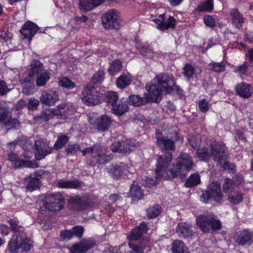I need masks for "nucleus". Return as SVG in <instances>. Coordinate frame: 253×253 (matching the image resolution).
Masks as SVG:
<instances>
[{"mask_svg":"<svg viewBox=\"0 0 253 253\" xmlns=\"http://www.w3.org/2000/svg\"><path fill=\"white\" fill-rule=\"evenodd\" d=\"M172 160V155L169 153L160 155L157 161L156 177H145L142 179V184L146 187H151L156 184L157 179H168L179 176L181 178L185 177L183 172L190 170L193 163L192 157L186 153H181L178 162L172 168L169 169Z\"/></svg>","mask_w":253,"mask_h":253,"instance_id":"f257e3e1","label":"nucleus"},{"mask_svg":"<svg viewBox=\"0 0 253 253\" xmlns=\"http://www.w3.org/2000/svg\"><path fill=\"white\" fill-rule=\"evenodd\" d=\"M153 84H147L146 85V89L148 93H145L143 97L137 95H130L128 98V103L138 106L150 101L158 102L161 100L163 93L170 92L175 85L173 77L167 74L157 76L153 80Z\"/></svg>","mask_w":253,"mask_h":253,"instance_id":"f03ea898","label":"nucleus"},{"mask_svg":"<svg viewBox=\"0 0 253 253\" xmlns=\"http://www.w3.org/2000/svg\"><path fill=\"white\" fill-rule=\"evenodd\" d=\"M11 230L14 232H22L13 236L8 244V250L11 253L17 252L19 248L23 251H28L30 249L31 240L26 234L22 232L23 228L18 225L17 219H10L8 221Z\"/></svg>","mask_w":253,"mask_h":253,"instance_id":"7ed1b4c3","label":"nucleus"},{"mask_svg":"<svg viewBox=\"0 0 253 253\" xmlns=\"http://www.w3.org/2000/svg\"><path fill=\"white\" fill-rule=\"evenodd\" d=\"M44 71L43 68V64L39 61L34 60L32 61L30 68L27 69L26 71L24 78L20 81L23 87L22 90L23 93H30L34 86L35 75H38Z\"/></svg>","mask_w":253,"mask_h":253,"instance_id":"20e7f679","label":"nucleus"},{"mask_svg":"<svg viewBox=\"0 0 253 253\" xmlns=\"http://www.w3.org/2000/svg\"><path fill=\"white\" fill-rule=\"evenodd\" d=\"M211 147V155L213 156L214 161L218 162L225 170L234 171L235 170V166L226 161L228 153L225 145L217 142H212Z\"/></svg>","mask_w":253,"mask_h":253,"instance_id":"39448f33","label":"nucleus"},{"mask_svg":"<svg viewBox=\"0 0 253 253\" xmlns=\"http://www.w3.org/2000/svg\"><path fill=\"white\" fill-rule=\"evenodd\" d=\"M196 222L197 226L204 232L217 230L221 227L220 221L213 214L201 215L197 217Z\"/></svg>","mask_w":253,"mask_h":253,"instance_id":"423d86ee","label":"nucleus"},{"mask_svg":"<svg viewBox=\"0 0 253 253\" xmlns=\"http://www.w3.org/2000/svg\"><path fill=\"white\" fill-rule=\"evenodd\" d=\"M223 197L220 183L213 182L209 185L207 191L202 194L201 199L204 203H207L209 200L220 202L222 200Z\"/></svg>","mask_w":253,"mask_h":253,"instance_id":"0eeeda50","label":"nucleus"},{"mask_svg":"<svg viewBox=\"0 0 253 253\" xmlns=\"http://www.w3.org/2000/svg\"><path fill=\"white\" fill-rule=\"evenodd\" d=\"M101 19L102 25L105 29H118L120 27L119 13L114 9L105 13Z\"/></svg>","mask_w":253,"mask_h":253,"instance_id":"6e6552de","label":"nucleus"},{"mask_svg":"<svg viewBox=\"0 0 253 253\" xmlns=\"http://www.w3.org/2000/svg\"><path fill=\"white\" fill-rule=\"evenodd\" d=\"M101 94L98 93L94 86L87 85L83 90L82 99L88 106H93L101 101Z\"/></svg>","mask_w":253,"mask_h":253,"instance_id":"1a4fd4ad","label":"nucleus"},{"mask_svg":"<svg viewBox=\"0 0 253 253\" xmlns=\"http://www.w3.org/2000/svg\"><path fill=\"white\" fill-rule=\"evenodd\" d=\"M83 156L87 154H91L92 156L95 158L97 162L100 164H104L111 159V157L106 154L105 148L102 147L100 144L94 145L82 151Z\"/></svg>","mask_w":253,"mask_h":253,"instance_id":"9d476101","label":"nucleus"},{"mask_svg":"<svg viewBox=\"0 0 253 253\" xmlns=\"http://www.w3.org/2000/svg\"><path fill=\"white\" fill-rule=\"evenodd\" d=\"M32 153L28 152L18 157L14 153H10L8 155V159L14 163L16 168L26 167L30 168H37L38 164L35 162L31 161L29 159L32 156Z\"/></svg>","mask_w":253,"mask_h":253,"instance_id":"9b49d317","label":"nucleus"},{"mask_svg":"<svg viewBox=\"0 0 253 253\" xmlns=\"http://www.w3.org/2000/svg\"><path fill=\"white\" fill-rule=\"evenodd\" d=\"M63 204V196L60 193H54L46 197L44 207L49 211H57L62 209Z\"/></svg>","mask_w":253,"mask_h":253,"instance_id":"f8f14e48","label":"nucleus"},{"mask_svg":"<svg viewBox=\"0 0 253 253\" xmlns=\"http://www.w3.org/2000/svg\"><path fill=\"white\" fill-rule=\"evenodd\" d=\"M134 171L135 169L132 166L124 164L111 166L109 168V172L114 178L116 179L127 176L128 173H132Z\"/></svg>","mask_w":253,"mask_h":253,"instance_id":"ddd939ff","label":"nucleus"},{"mask_svg":"<svg viewBox=\"0 0 253 253\" xmlns=\"http://www.w3.org/2000/svg\"><path fill=\"white\" fill-rule=\"evenodd\" d=\"M88 120L90 123H94L98 130L103 131L108 130L112 122L111 118L106 115H101L95 119L93 114H90L88 116Z\"/></svg>","mask_w":253,"mask_h":253,"instance_id":"4468645a","label":"nucleus"},{"mask_svg":"<svg viewBox=\"0 0 253 253\" xmlns=\"http://www.w3.org/2000/svg\"><path fill=\"white\" fill-rule=\"evenodd\" d=\"M35 158L37 160L43 159L52 151V148L49 145L47 141L42 139L37 140L35 143Z\"/></svg>","mask_w":253,"mask_h":253,"instance_id":"2eb2a0df","label":"nucleus"},{"mask_svg":"<svg viewBox=\"0 0 253 253\" xmlns=\"http://www.w3.org/2000/svg\"><path fill=\"white\" fill-rule=\"evenodd\" d=\"M94 244L93 240L84 239L79 243L72 245L70 248V253H85Z\"/></svg>","mask_w":253,"mask_h":253,"instance_id":"dca6fc26","label":"nucleus"},{"mask_svg":"<svg viewBox=\"0 0 253 253\" xmlns=\"http://www.w3.org/2000/svg\"><path fill=\"white\" fill-rule=\"evenodd\" d=\"M135 147V145L134 143L129 141L126 142L116 141L112 144L111 149L114 152L127 153L133 151Z\"/></svg>","mask_w":253,"mask_h":253,"instance_id":"f3484780","label":"nucleus"},{"mask_svg":"<svg viewBox=\"0 0 253 253\" xmlns=\"http://www.w3.org/2000/svg\"><path fill=\"white\" fill-rule=\"evenodd\" d=\"M176 232L181 238H191L196 232L191 229V225L187 222L179 223L176 227Z\"/></svg>","mask_w":253,"mask_h":253,"instance_id":"a211bd4d","label":"nucleus"},{"mask_svg":"<svg viewBox=\"0 0 253 253\" xmlns=\"http://www.w3.org/2000/svg\"><path fill=\"white\" fill-rule=\"evenodd\" d=\"M58 100V94L53 90L43 91L40 97L42 103L48 106L53 105Z\"/></svg>","mask_w":253,"mask_h":253,"instance_id":"6ab92c4d","label":"nucleus"},{"mask_svg":"<svg viewBox=\"0 0 253 253\" xmlns=\"http://www.w3.org/2000/svg\"><path fill=\"white\" fill-rule=\"evenodd\" d=\"M235 90L237 94L244 99L248 98L253 94V87L246 83H241L237 85Z\"/></svg>","mask_w":253,"mask_h":253,"instance_id":"aec40b11","label":"nucleus"},{"mask_svg":"<svg viewBox=\"0 0 253 253\" xmlns=\"http://www.w3.org/2000/svg\"><path fill=\"white\" fill-rule=\"evenodd\" d=\"M105 0H79V8L84 12H88L100 5Z\"/></svg>","mask_w":253,"mask_h":253,"instance_id":"412c9836","label":"nucleus"},{"mask_svg":"<svg viewBox=\"0 0 253 253\" xmlns=\"http://www.w3.org/2000/svg\"><path fill=\"white\" fill-rule=\"evenodd\" d=\"M39 27L34 23L28 21L22 27L20 30L21 34L25 38H28L30 40L36 34Z\"/></svg>","mask_w":253,"mask_h":253,"instance_id":"4be33fe9","label":"nucleus"},{"mask_svg":"<svg viewBox=\"0 0 253 253\" xmlns=\"http://www.w3.org/2000/svg\"><path fill=\"white\" fill-rule=\"evenodd\" d=\"M252 237V233L245 230L237 232L234 236V239L235 242L238 244L244 245L250 241Z\"/></svg>","mask_w":253,"mask_h":253,"instance_id":"5701e85b","label":"nucleus"},{"mask_svg":"<svg viewBox=\"0 0 253 253\" xmlns=\"http://www.w3.org/2000/svg\"><path fill=\"white\" fill-rule=\"evenodd\" d=\"M242 180V177H239L238 180L226 178L222 185L224 192L229 194L230 192L236 191Z\"/></svg>","mask_w":253,"mask_h":253,"instance_id":"b1692460","label":"nucleus"},{"mask_svg":"<svg viewBox=\"0 0 253 253\" xmlns=\"http://www.w3.org/2000/svg\"><path fill=\"white\" fill-rule=\"evenodd\" d=\"M69 207L72 210L78 211L87 209L88 205L84 200L76 197L70 200Z\"/></svg>","mask_w":253,"mask_h":253,"instance_id":"393cba45","label":"nucleus"},{"mask_svg":"<svg viewBox=\"0 0 253 253\" xmlns=\"http://www.w3.org/2000/svg\"><path fill=\"white\" fill-rule=\"evenodd\" d=\"M26 188L30 191H33L39 188L40 178L36 173L31 174L25 179Z\"/></svg>","mask_w":253,"mask_h":253,"instance_id":"a878e982","label":"nucleus"},{"mask_svg":"<svg viewBox=\"0 0 253 253\" xmlns=\"http://www.w3.org/2000/svg\"><path fill=\"white\" fill-rule=\"evenodd\" d=\"M230 15L232 25L236 28H240L245 22L243 15L236 9L230 11Z\"/></svg>","mask_w":253,"mask_h":253,"instance_id":"bb28decb","label":"nucleus"},{"mask_svg":"<svg viewBox=\"0 0 253 253\" xmlns=\"http://www.w3.org/2000/svg\"><path fill=\"white\" fill-rule=\"evenodd\" d=\"M135 46L139 53L142 55L154 60L158 58V53H155L150 48L145 46L144 45L137 43Z\"/></svg>","mask_w":253,"mask_h":253,"instance_id":"cd10ccee","label":"nucleus"},{"mask_svg":"<svg viewBox=\"0 0 253 253\" xmlns=\"http://www.w3.org/2000/svg\"><path fill=\"white\" fill-rule=\"evenodd\" d=\"M157 145L161 149L172 150L174 149V141L167 137H160L157 138Z\"/></svg>","mask_w":253,"mask_h":253,"instance_id":"c85d7f7f","label":"nucleus"},{"mask_svg":"<svg viewBox=\"0 0 253 253\" xmlns=\"http://www.w3.org/2000/svg\"><path fill=\"white\" fill-rule=\"evenodd\" d=\"M147 230V224L146 223L143 222L131 231L129 236V239L130 240H137L140 237L142 234L146 233Z\"/></svg>","mask_w":253,"mask_h":253,"instance_id":"c756f323","label":"nucleus"},{"mask_svg":"<svg viewBox=\"0 0 253 253\" xmlns=\"http://www.w3.org/2000/svg\"><path fill=\"white\" fill-rule=\"evenodd\" d=\"M172 253H190L184 243L181 240H175L171 248Z\"/></svg>","mask_w":253,"mask_h":253,"instance_id":"7c9ffc66","label":"nucleus"},{"mask_svg":"<svg viewBox=\"0 0 253 253\" xmlns=\"http://www.w3.org/2000/svg\"><path fill=\"white\" fill-rule=\"evenodd\" d=\"M129 194L133 201L140 200L143 196L141 188L136 184H133L131 186Z\"/></svg>","mask_w":253,"mask_h":253,"instance_id":"2f4dec72","label":"nucleus"},{"mask_svg":"<svg viewBox=\"0 0 253 253\" xmlns=\"http://www.w3.org/2000/svg\"><path fill=\"white\" fill-rule=\"evenodd\" d=\"M227 199L233 205L238 204L243 199V194L237 189L236 191H234L228 194Z\"/></svg>","mask_w":253,"mask_h":253,"instance_id":"473e14b6","label":"nucleus"},{"mask_svg":"<svg viewBox=\"0 0 253 253\" xmlns=\"http://www.w3.org/2000/svg\"><path fill=\"white\" fill-rule=\"evenodd\" d=\"M131 82V76L127 73L122 75L117 80V86L120 88H124L129 85Z\"/></svg>","mask_w":253,"mask_h":253,"instance_id":"72a5a7b5","label":"nucleus"},{"mask_svg":"<svg viewBox=\"0 0 253 253\" xmlns=\"http://www.w3.org/2000/svg\"><path fill=\"white\" fill-rule=\"evenodd\" d=\"M61 113L57 110L47 109L42 112L40 118L44 121H47L55 116H58Z\"/></svg>","mask_w":253,"mask_h":253,"instance_id":"f704fd0d","label":"nucleus"},{"mask_svg":"<svg viewBox=\"0 0 253 253\" xmlns=\"http://www.w3.org/2000/svg\"><path fill=\"white\" fill-rule=\"evenodd\" d=\"M81 185L78 181H65L60 180L58 182V186L61 188H77Z\"/></svg>","mask_w":253,"mask_h":253,"instance_id":"c9c22d12","label":"nucleus"},{"mask_svg":"<svg viewBox=\"0 0 253 253\" xmlns=\"http://www.w3.org/2000/svg\"><path fill=\"white\" fill-rule=\"evenodd\" d=\"M213 7L212 0H206L198 6L196 11L199 12L204 11L211 12L213 10Z\"/></svg>","mask_w":253,"mask_h":253,"instance_id":"e433bc0d","label":"nucleus"},{"mask_svg":"<svg viewBox=\"0 0 253 253\" xmlns=\"http://www.w3.org/2000/svg\"><path fill=\"white\" fill-rule=\"evenodd\" d=\"M49 79V73L44 71L38 74L36 79V85L38 86H43Z\"/></svg>","mask_w":253,"mask_h":253,"instance_id":"4c0bfd02","label":"nucleus"},{"mask_svg":"<svg viewBox=\"0 0 253 253\" xmlns=\"http://www.w3.org/2000/svg\"><path fill=\"white\" fill-rule=\"evenodd\" d=\"M200 176L198 173L192 174L186 180L184 186L186 187H191L198 185L200 183Z\"/></svg>","mask_w":253,"mask_h":253,"instance_id":"58836bf2","label":"nucleus"},{"mask_svg":"<svg viewBox=\"0 0 253 253\" xmlns=\"http://www.w3.org/2000/svg\"><path fill=\"white\" fill-rule=\"evenodd\" d=\"M111 110L114 114L117 115H121L127 111L128 107L125 103L118 104L117 103L116 104L112 107Z\"/></svg>","mask_w":253,"mask_h":253,"instance_id":"ea45409f","label":"nucleus"},{"mask_svg":"<svg viewBox=\"0 0 253 253\" xmlns=\"http://www.w3.org/2000/svg\"><path fill=\"white\" fill-rule=\"evenodd\" d=\"M121 68L122 63L121 61L119 60H116L110 64V66L108 71L111 75H114L119 72L121 71Z\"/></svg>","mask_w":253,"mask_h":253,"instance_id":"a19ab883","label":"nucleus"},{"mask_svg":"<svg viewBox=\"0 0 253 253\" xmlns=\"http://www.w3.org/2000/svg\"><path fill=\"white\" fill-rule=\"evenodd\" d=\"M106 97L108 105L112 107L118 102V96L116 92L114 91H108L106 94Z\"/></svg>","mask_w":253,"mask_h":253,"instance_id":"79ce46f5","label":"nucleus"},{"mask_svg":"<svg viewBox=\"0 0 253 253\" xmlns=\"http://www.w3.org/2000/svg\"><path fill=\"white\" fill-rule=\"evenodd\" d=\"M161 212V208L159 205H154L150 207L147 210V216L149 218H155L158 216Z\"/></svg>","mask_w":253,"mask_h":253,"instance_id":"37998d69","label":"nucleus"},{"mask_svg":"<svg viewBox=\"0 0 253 253\" xmlns=\"http://www.w3.org/2000/svg\"><path fill=\"white\" fill-rule=\"evenodd\" d=\"M69 137L64 134L60 135L56 141L55 142L53 147L56 150H59L62 148L64 145L68 141Z\"/></svg>","mask_w":253,"mask_h":253,"instance_id":"c03bdc74","label":"nucleus"},{"mask_svg":"<svg viewBox=\"0 0 253 253\" xmlns=\"http://www.w3.org/2000/svg\"><path fill=\"white\" fill-rule=\"evenodd\" d=\"M10 121L8 109L6 107H0V122L6 124Z\"/></svg>","mask_w":253,"mask_h":253,"instance_id":"a18cd8bd","label":"nucleus"},{"mask_svg":"<svg viewBox=\"0 0 253 253\" xmlns=\"http://www.w3.org/2000/svg\"><path fill=\"white\" fill-rule=\"evenodd\" d=\"M176 23L175 19L172 16H169L167 19L165 17H164V22H163V26L162 30H165L169 28H173L175 27Z\"/></svg>","mask_w":253,"mask_h":253,"instance_id":"49530a36","label":"nucleus"},{"mask_svg":"<svg viewBox=\"0 0 253 253\" xmlns=\"http://www.w3.org/2000/svg\"><path fill=\"white\" fill-rule=\"evenodd\" d=\"M104 73L102 71H98L96 73L94 74L91 78V82L94 84H101L104 80Z\"/></svg>","mask_w":253,"mask_h":253,"instance_id":"de8ad7c7","label":"nucleus"},{"mask_svg":"<svg viewBox=\"0 0 253 253\" xmlns=\"http://www.w3.org/2000/svg\"><path fill=\"white\" fill-rule=\"evenodd\" d=\"M59 85L68 88L72 89L75 86V84L68 78H61L59 81Z\"/></svg>","mask_w":253,"mask_h":253,"instance_id":"09e8293b","label":"nucleus"},{"mask_svg":"<svg viewBox=\"0 0 253 253\" xmlns=\"http://www.w3.org/2000/svg\"><path fill=\"white\" fill-rule=\"evenodd\" d=\"M212 142H215L214 141H211V144ZM197 155L199 158H200L201 160H206L209 158L210 156H212L211 153L210 154L208 152V149L207 148H201L198 149L197 150Z\"/></svg>","mask_w":253,"mask_h":253,"instance_id":"8fccbe9b","label":"nucleus"},{"mask_svg":"<svg viewBox=\"0 0 253 253\" xmlns=\"http://www.w3.org/2000/svg\"><path fill=\"white\" fill-rule=\"evenodd\" d=\"M129 250L126 253H143V248L139 245H135L132 243H129L128 244Z\"/></svg>","mask_w":253,"mask_h":253,"instance_id":"3c124183","label":"nucleus"},{"mask_svg":"<svg viewBox=\"0 0 253 253\" xmlns=\"http://www.w3.org/2000/svg\"><path fill=\"white\" fill-rule=\"evenodd\" d=\"M184 76L188 79L192 78L194 74V69L189 64H187L183 68Z\"/></svg>","mask_w":253,"mask_h":253,"instance_id":"603ef678","label":"nucleus"},{"mask_svg":"<svg viewBox=\"0 0 253 253\" xmlns=\"http://www.w3.org/2000/svg\"><path fill=\"white\" fill-rule=\"evenodd\" d=\"M204 24L208 27L213 28L215 26V19L212 16L207 15L203 17Z\"/></svg>","mask_w":253,"mask_h":253,"instance_id":"864d4df0","label":"nucleus"},{"mask_svg":"<svg viewBox=\"0 0 253 253\" xmlns=\"http://www.w3.org/2000/svg\"><path fill=\"white\" fill-rule=\"evenodd\" d=\"M199 108L203 113L207 112L211 107V104L206 99H201L199 102Z\"/></svg>","mask_w":253,"mask_h":253,"instance_id":"5fc2aeb1","label":"nucleus"},{"mask_svg":"<svg viewBox=\"0 0 253 253\" xmlns=\"http://www.w3.org/2000/svg\"><path fill=\"white\" fill-rule=\"evenodd\" d=\"M81 147L78 144H69L66 148V151L68 154H73L80 150Z\"/></svg>","mask_w":253,"mask_h":253,"instance_id":"6e6d98bb","label":"nucleus"},{"mask_svg":"<svg viewBox=\"0 0 253 253\" xmlns=\"http://www.w3.org/2000/svg\"><path fill=\"white\" fill-rule=\"evenodd\" d=\"M39 101L35 98H30L27 103V107L29 109L35 110L39 105Z\"/></svg>","mask_w":253,"mask_h":253,"instance_id":"4d7b16f0","label":"nucleus"},{"mask_svg":"<svg viewBox=\"0 0 253 253\" xmlns=\"http://www.w3.org/2000/svg\"><path fill=\"white\" fill-rule=\"evenodd\" d=\"M165 17V14H162L158 15L156 18L153 19V21H154L155 24L157 25V28L162 30V27L163 26V22H164V17Z\"/></svg>","mask_w":253,"mask_h":253,"instance_id":"13d9d810","label":"nucleus"},{"mask_svg":"<svg viewBox=\"0 0 253 253\" xmlns=\"http://www.w3.org/2000/svg\"><path fill=\"white\" fill-rule=\"evenodd\" d=\"M190 145L194 148H197L200 144L201 140L199 136H193L188 139Z\"/></svg>","mask_w":253,"mask_h":253,"instance_id":"bf43d9fd","label":"nucleus"},{"mask_svg":"<svg viewBox=\"0 0 253 253\" xmlns=\"http://www.w3.org/2000/svg\"><path fill=\"white\" fill-rule=\"evenodd\" d=\"M212 66L211 69L216 72L223 71L225 69L224 65L222 63H213L211 64Z\"/></svg>","mask_w":253,"mask_h":253,"instance_id":"052dcab7","label":"nucleus"},{"mask_svg":"<svg viewBox=\"0 0 253 253\" xmlns=\"http://www.w3.org/2000/svg\"><path fill=\"white\" fill-rule=\"evenodd\" d=\"M72 231L73 233V236L81 238L84 232V228L83 226H77L73 228Z\"/></svg>","mask_w":253,"mask_h":253,"instance_id":"680f3d73","label":"nucleus"},{"mask_svg":"<svg viewBox=\"0 0 253 253\" xmlns=\"http://www.w3.org/2000/svg\"><path fill=\"white\" fill-rule=\"evenodd\" d=\"M60 236L64 240H70L73 237V233L71 230L62 231L60 233Z\"/></svg>","mask_w":253,"mask_h":253,"instance_id":"e2e57ef3","label":"nucleus"},{"mask_svg":"<svg viewBox=\"0 0 253 253\" xmlns=\"http://www.w3.org/2000/svg\"><path fill=\"white\" fill-rule=\"evenodd\" d=\"M9 90L5 83L3 81H0V95H3L8 92Z\"/></svg>","mask_w":253,"mask_h":253,"instance_id":"0e129e2a","label":"nucleus"},{"mask_svg":"<svg viewBox=\"0 0 253 253\" xmlns=\"http://www.w3.org/2000/svg\"><path fill=\"white\" fill-rule=\"evenodd\" d=\"M247 68L248 65L246 63H244L238 67V72L241 75H244L247 71Z\"/></svg>","mask_w":253,"mask_h":253,"instance_id":"69168bd1","label":"nucleus"},{"mask_svg":"<svg viewBox=\"0 0 253 253\" xmlns=\"http://www.w3.org/2000/svg\"><path fill=\"white\" fill-rule=\"evenodd\" d=\"M87 20V17L85 16H82L81 17H77L75 19H73L70 21V23H74L78 21L82 22H85Z\"/></svg>","mask_w":253,"mask_h":253,"instance_id":"338daca9","label":"nucleus"},{"mask_svg":"<svg viewBox=\"0 0 253 253\" xmlns=\"http://www.w3.org/2000/svg\"><path fill=\"white\" fill-rule=\"evenodd\" d=\"M27 105L26 101L24 100H19L16 105V108L17 110L21 109L25 107Z\"/></svg>","mask_w":253,"mask_h":253,"instance_id":"774afa93","label":"nucleus"}]
</instances>
